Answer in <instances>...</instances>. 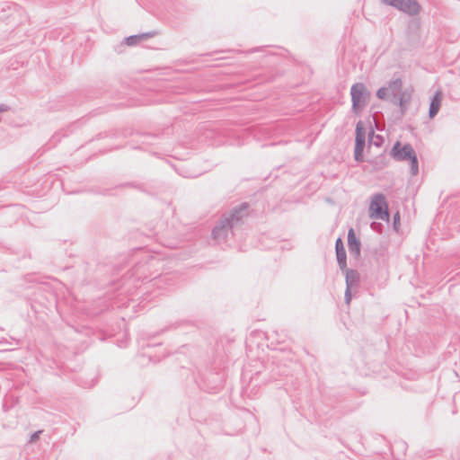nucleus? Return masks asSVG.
Segmentation results:
<instances>
[{
	"instance_id": "obj_1",
	"label": "nucleus",
	"mask_w": 460,
	"mask_h": 460,
	"mask_svg": "<svg viewBox=\"0 0 460 460\" xmlns=\"http://www.w3.org/2000/svg\"><path fill=\"white\" fill-rule=\"evenodd\" d=\"M248 208L249 204L243 202L224 214L212 229L213 240L217 243L226 242L228 234H233L234 229L238 227L243 223V219L248 216Z\"/></svg>"
},
{
	"instance_id": "obj_2",
	"label": "nucleus",
	"mask_w": 460,
	"mask_h": 460,
	"mask_svg": "<svg viewBox=\"0 0 460 460\" xmlns=\"http://www.w3.org/2000/svg\"><path fill=\"white\" fill-rule=\"evenodd\" d=\"M369 216L371 218L389 221L388 205L382 193L373 196L369 206Z\"/></svg>"
},
{
	"instance_id": "obj_3",
	"label": "nucleus",
	"mask_w": 460,
	"mask_h": 460,
	"mask_svg": "<svg viewBox=\"0 0 460 460\" xmlns=\"http://www.w3.org/2000/svg\"><path fill=\"white\" fill-rule=\"evenodd\" d=\"M369 92L362 83H356L350 88V95L352 102V111L355 113L358 112V107L367 103V99L369 96Z\"/></svg>"
},
{
	"instance_id": "obj_4",
	"label": "nucleus",
	"mask_w": 460,
	"mask_h": 460,
	"mask_svg": "<svg viewBox=\"0 0 460 460\" xmlns=\"http://www.w3.org/2000/svg\"><path fill=\"white\" fill-rule=\"evenodd\" d=\"M416 153L410 144L402 145L397 141L392 150L391 155L397 161L410 160Z\"/></svg>"
},
{
	"instance_id": "obj_5",
	"label": "nucleus",
	"mask_w": 460,
	"mask_h": 460,
	"mask_svg": "<svg viewBox=\"0 0 460 460\" xmlns=\"http://www.w3.org/2000/svg\"><path fill=\"white\" fill-rule=\"evenodd\" d=\"M348 246L350 254L354 255L356 258L359 257L361 244L352 228H350L348 233Z\"/></svg>"
},
{
	"instance_id": "obj_6",
	"label": "nucleus",
	"mask_w": 460,
	"mask_h": 460,
	"mask_svg": "<svg viewBox=\"0 0 460 460\" xmlns=\"http://www.w3.org/2000/svg\"><path fill=\"white\" fill-rule=\"evenodd\" d=\"M335 250L338 264L341 270H345L347 267V255L343 242L341 238L336 240Z\"/></svg>"
},
{
	"instance_id": "obj_7",
	"label": "nucleus",
	"mask_w": 460,
	"mask_h": 460,
	"mask_svg": "<svg viewBox=\"0 0 460 460\" xmlns=\"http://www.w3.org/2000/svg\"><path fill=\"white\" fill-rule=\"evenodd\" d=\"M397 8L410 14H417L420 11V5L416 0H400Z\"/></svg>"
},
{
	"instance_id": "obj_8",
	"label": "nucleus",
	"mask_w": 460,
	"mask_h": 460,
	"mask_svg": "<svg viewBox=\"0 0 460 460\" xmlns=\"http://www.w3.org/2000/svg\"><path fill=\"white\" fill-rule=\"evenodd\" d=\"M442 101V93L440 91L436 92L432 96L429 104V117L433 119L439 111Z\"/></svg>"
},
{
	"instance_id": "obj_9",
	"label": "nucleus",
	"mask_w": 460,
	"mask_h": 460,
	"mask_svg": "<svg viewBox=\"0 0 460 460\" xmlns=\"http://www.w3.org/2000/svg\"><path fill=\"white\" fill-rule=\"evenodd\" d=\"M342 270L345 271L346 287L352 288L353 286L358 285L359 281V274L357 270L347 268Z\"/></svg>"
},
{
	"instance_id": "obj_10",
	"label": "nucleus",
	"mask_w": 460,
	"mask_h": 460,
	"mask_svg": "<svg viewBox=\"0 0 460 460\" xmlns=\"http://www.w3.org/2000/svg\"><path fill=\"white\" fill-rule=\"evenodd\" d=\"M365 140H355L354 158L357 162L363 161V151L365 148Z\"/></svg>"
},
{
	"instance_id": "obj_11",
	"label": "nucleus",
	"mask_w": 460,
	"mask_h": 460,
	"mask_svg": "<svg viewBox=\"0 0 460 460\" xmlns=\"http://www.w3.org/2000/svg\"><path fill=\"white\" fill-rule=\"evenodd\" d=\"M123 186H129L135 188L142 192L147 193L149 195L155 194L153 188L148 183H138V182H128Z\"/></svg>"
},
{
	"instance_id": "obj_12",
	"label": "nucleus",
	"mask_w": 460,
	"mask_h": 460,
	"mask_svg": "<svg viewBox=\"0 0 460 460\" xmlns=\"http://www.w3.org/2000/svg\"><path fill=\"white\" fill-rule=\"evenodd\" d=\"M402 82L400 78H396L389 83L388 89L390 94H397L402 92Z\"/></svg>"
},
{
	"instance_id": "obj_13",
	"label": "nucleus",
	"mask_w": 460,
	"mask_h": 460,
	"mask_svg": "<svg viewBox=\"0 0 460 460\" xmlns=\"http://www.w3.org/2000/svg\"><path fill=\"white\" fill-rule=\"evenodd\" d=\"M365 140L366 141V128L362 121H358L356 125V138L355 140Z\"/></svg>"
},
{
	"instance_id": "obj_14",
	"label": "nucleus",
	"mask_w": 460,
	"mask_h": 460,
	"mask_svg": "<svg viewBox=\"0 0 460 460\" xmlns=\"http://www.w3.org/2000/svg\"><path fill=\"white\" fill-rule=\"evenodd\" d=\"M409 161L411 164V166H410L411 173V175L415 176L419 173V164H418V158H417L416 154L414 155H412Z\"/></svg>"
},
{
	"instance_id": "obj_15",
	"label": "nucleus",
	"mask_w": 460,
	"mask_h": 460,
	"mask_svg": "<svg viewBox=\"0 0 460 460\" xmlns=\"http://www.w3.org/2000/svg\"><path fill=\"white\" fill-rule=\"evenodd\" d=\"M390 95L391 94L389 93V89L386 87H382V88L378 89L376 92V96L380 100H389Z\"/></svg>"
},
{
	"instance_id": "obj_16",
	"label": "nucleus",
	"mask_w": 460,
	"mask_h": 460,
	"mask_svg": "<svg viewBox=\"0 0 460 460\" xmlns=\"http://www.w3.org/2000/svg\"><path fill=\"white\" fill-rule=\"evenodd\" d=\"M140 41H141V40H140V36L138 34L131 35V36L125 38V43L128 46H135L137 43H139Z\"/></svg>"
},
{
	"instance_id": "obj_17",
	"label": "nucleus",
	"mask_w": 460,
	"mask_h": 460,
	"mask_svg": "<svg viewBox=\"0 0 460 460\" xmlns=\"http://www.w3.org/2000/svg\"><path fill=\"white\" fill-rule=\"evenodd\" d=\"M399 95H400V99H402L401 110H402V112L403 113L405 103L409 102L410 96L407 95L406 93H404L402 91L399 93Z\"/></svg>"
},
{
	"instance_id": "obj_18",
	"label": "nucleus",
	"mask_w": 460,
	"mask_h": 460,
	"mask_svg": "<svg viewBox=\"0 0 460 460\" xmlns=\"http://www.w3.org/2000/svg\"><path fill=\"white\" fill-rule=\"evenodd\" d=\"M389 101L401 108L402 99H400L399 93L390 95Z\"/></svg>"
},
{
	"instance_id": "obj_19",
	"label": "nucleus",
	"mask_w": 460,
	"mask_h": 460,
	"mask_svg": "<svg viewBox=\"0 0 460 460\" xmlns=\"http://www.w3.org/2000/svg\"><path fill=\"white\" fill-rule=\"evenodd\" d=\"M399 226H400V214H399V212H396L394 215V221H393V227H394V231L398 232Z\"/></svg>"
},
{
	"instance_id": "obj_20",
	"label": "nucleus",
	"mask_w": 460,
	"mask_h": 460,
	"mask_svg": "<svg viewBox=\"0 0 460 460\" xmlns=\"http://www.w3.org/2000/svg\"><path fill=\"white\" fill-rule=\"evenodd\" d=\"M156 34H157V31H148V32H145V33H140L138 35L140 36V40H144L152 38V37L155 36Z\"/></svg>"
},
{
	"instance_id": "obj_21",
	"label": "nucleus",
	"mask_w": 460,
	"mask_h": 460,
	"mask_svg": "<svg viewBox=\"0 0 460 460\" xmlns=\"http://www.w3.org/2000/svg\"><path fill=\"white\" fill-rule=\"evenodd\" d=\"M42 433V430H38V431H35L33 432L31 437H30V439H29V442L30 443H34L36 442L39 438H40V435Z\"/></svg>"
},
{
	"instance_id": "obj_22",
	"label": "nucleus",
	"mask_w": 460,
	"mask_h": 460,
	"mask_svg": "<svg viewBox=\"0 0 460 460\" xmlns=\"http://www.w3.org/2000/svg\"><path fill=\"white\" fill-rule=\"evenodd\" d=\"M350 288H348L346 287V290H345V302L346 304H349L350 300H351V292H350Z\"/></svg>"
},
{
	"instance_id": "obj_23",
	"label": "nucleus",
	"mask_w": 460,
	"mask_h": 460,
	"mask_svg": "<svg viewBox=\"0 0 460 460\" xmlns=\"http://www.w3.org/2000/svg\"><path fill=\"white\" fill-rule=\"evenodd\" d=\"M383 2L397 8L400 0H383Z\"/></svg>"
},
{
	"instance_id": "obj_24",
	"label": "nucleus",
	"mask_w": 460,
	"mask_h": 460,
	"mask_svg": "<svg viewBox=\"0 0 460 460\" xmlns=\"http://www.w3.org/2000/svg\"><path fill=\"white\" fill-rule=\"evenodd\" d=\"M9 106L4 103H0V112H5L9 110Z\"/></svg>"
},
{
	"instance_id": "obj_25",
	"label": "nucleus",
	"mask_w": 460,
	"mask_h": 460,
	"mask_svg": "<svg viewBox=\"0 0 460 460\" xmlns=\"http://www.w3.org/2000/svg\"><path fill=\"white\" fill-rule=\"evenodd\" d=\"M371 228H372L373 230L377 231V230L380 228V224L376 223V222H373V223L371 224Z\"/></svg>"
},
{
	"instance_id": "obj_26",
	"label": "nucleus",
	"mask_w": 460,
	"mask_h": 460,
	"mask_svg": "<svg viewBox=\"0 0 460 460\" xmlns=\"http://www.w3.org/2000/svg\"><path fill=\"white\" fill-rule=\"evenodd\" d=\"M8 344H11V342L9 341H7L6 339L3 338L0 340V345H8Z\"/></svg>"
},
{
	"instance_id": "obj_27",
	"label": "nucleus",
	"mask_w": 460,
	"mask_h": 460,
	"mask_svg": "<svg viewBox=\"0 0 460 460\" xmlns=\"http://www.w3.org/2000/svg\"><path fill=\"white\" fill-rule=\"evenodd\" d=\"M161 278H162V277H159V279H156V278H155V279H154V280H155V284H154V285H157V284L161 281Z\"/></svg>"
},
{
	"instance_id": "obj_28",
	"label": "nucleus",
	"mask_w": 460,
	"mask_h": 460,
	"mask_svg": "<svg viewBox=\"0 0 460 460\" xmlns=\"http://www.w3.org/2000/svg\"><path fill=\"white\" fill-rule=\"evenodd\" d=\"M12 340L15 342L16 345L20 344V341L19 340H16L14 338H12Z\"/></svg>"
},
{
	"instance_id": "obj_29",
	"label": "nucleus",
	"mask_w": 460,
	"mask_h": 460,
	"mask_svg": "<svg viewBox=\"0 0 460 460\" xmlns=\"http://www.w3.org/2000/svg\"><path fill=\"white\" fill-rule=\"evenodd\" d=\"M375 145H376V146H378V145H379V144H378V140H376Z\"/></svg>"
},
{
	"instance_id": "obj_30",
	"label": "nucleus",
	"mask_w": 460,
	"mask_h": 460,
	"mask_svg": "<svg viewBox=\"0 0 460 460\" xmlns=\"http://www.w3.org/2000/svg\"><path fill=\"white\" fill-rule=\"evenodd\" d=\"M375 145H376V146H378V145H379V144H378V140H376Z\"/></svg>"
},
{
	"instance_id": "obj_31",
	"label": "nucleus",
	"mask_w": 460,
	"mask_h": 460,
	"mask_svg": "<svg viewBox=\"0 0 460 460\" xmlns=\"http://www.w3.org/2000/svg\"><path fill=\"white\" fill-rule=\"evenodd\" d=\"M0 330H2V328H0Z\"/></svg>"
}]
</instances>
